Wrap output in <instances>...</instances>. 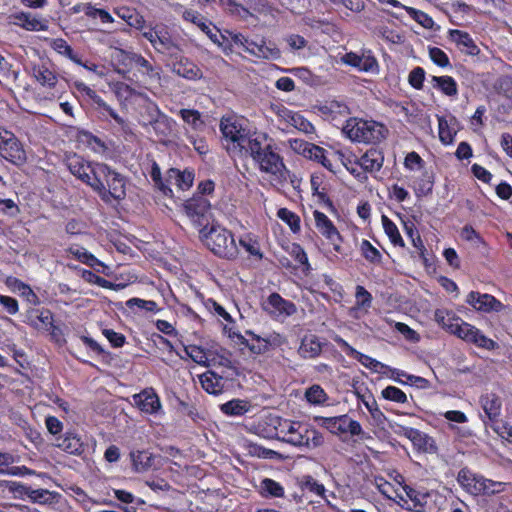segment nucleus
<instances>
[{"instance_id":"obj_10","label":"nucleus","mask_w":512,"mask_h":512,"mask_svg":"<svg viewBox=\"0 0 512 512\" xmlns=\"http://www.w3.org/2000/svg\"><path fill=\"white\" fill-rule=\"evenodd\" d=\"M344 64L355 67L360 71L375 73L378 71V62L370 51L357 54L354 52L346 53L341 57Z\"/></svg>"},{"instance_id":"obj_27","label":"nucleus","mask_w":512,"mask_h":512,"mask_svg":"<svg viewBox=\"0 0 512 512\" xmlns=\"http://www.w3.org/2000/svg\"><path fill=\"white\" fill-rule=\"evenodd\" d=\"M194 175L191 172H181L178 169L171 168L167 172L166 182L174 183L179 189L186 190L193 184Z\"/></svg>"},{"instance_id":"obj_13","label":"nucleus","mask_w":512,"mask_h":512,"mask_svg":"<svg viewBox=\"0 0 512 512\" xmlns=\"http://www.w3.org/2000/svg\"><path fill=\"white\" fill-rule=\"evenodd\" d=\"M153 47L157 52L167 54L175 59H178L181 51L178 44L174 42L165 27H159L157 29V35Z\"/></svg>"},{"instance_id":"obj_39","label":"nucleus","mask_w":512,"mask_h":512,"mask_svg":"<svg viewBox=\"0 0 512 512\" xmlns=\"http://www.w3.org/2000/svg\"><path fill=\"white\" fill-rule=\"evenodd\" d=\"M146 102L143 105V114L142 117L146 120L147 125H151L158 118H160L164 113L161 112L158 105L151 101L147 96L145 97Z\"/></svg>"},{"instance_id":"obj_52","label":"nucleus","mask_w":512,"mask_h":512,"mask_svg":"<svg viewBox=\"0 0 512 512\" xmlns=\"http://www.w3.org/2000/svg\"><path fill=\"white\" fill-rule=\"evenodd\" d=\"M301 145H304L302 154L305 157L316 160L318 162L320 161L321 158H323V154L325 153V150L323 148L311 143H302Z\"/></svg>"},{"instance_id":"obj_53","label":"nucleus","mask_w":512,"mask_h":512,"mask_svg":"<svg viewBox=\"0 0 512 512\" xmlns=\"http://www.w3.org/2000/svg\"><path fill=\"white\" fill-rule=\"evenodd\" d=\"M429 56L431 60L440 67H447L450 65L447 54L438 47L430 48Z\"/></svg>"},{"instance_id":"obj_47","label":"nucleus","mask_w":512,"mask_h":512,"mask_svg":"<svg viewBox=\"0 0 512 512\" xmlns=\"http://www.w3.org/2000/svg\"><path fill=\"white\" fill-rule=\"evenodd\" d=\"M408 13L417 23H419L424 28L429 29L433 27V19L425 12L417 10L415 8H409Z\"/></svg>"},{"instance_id":"obj_50","label":"nucleus","mask_w":512,"mask_h":512,"mask_svg":"<svg viewBox=\"0 0 512 512\" xmlns=\"http://www.w3.org/2000/svg\"><path fill=\"white\" fill-rule=\"evenodd\" d=\"M404 491L416 507H423L426 504L428 493H422L409 486H405Z\"/></svg>"},{"instance_id":"obj_46","label":"nucleus","mask_w":512,"mask_h":512,"mask_svg":"<svg viewBox=\"0 0 512 512\" xmlns=\"http://www.w3.org/2000/svg\"><path fill=\"white\" fill-rule=\"evenodd\" d=\"M504 486L505 484L502 482H494L488 479H481L479 493L482 492L487 495L500 493L504 490Z\"/></svg>"},{"instance_id":"obj_60","label":"nucleus","mask_w":512,"mask_h":512,"mask_svg":"<svg viewBox=\"0 0 512 512\" xmlns=\"http://www.w3.org/2000/svg\"><path fill=\"white\" fill-rule=\"evenodd\" d=\"M433 189V176L427 172L423 174V178L417 186V193L420 195H428Z\"/></svg>"},{"instance_id":"obj_42","label":"nucleus","mask_w":512,"mask_h":512,"mask_svg":"<svg viewBox=\"0 0 512 512\" xmlns=\"http://www.w3.org/2000/svg\"><path fill=\"white\" fill-rule=\"evenodd\" d=\"M277 216L284 222H286L293 232L300 230V218L288 210L287 208H280L277 212Z\"/></svg>"},{"instance_id":"obj_35","label":"nucleus","mask_w":512,"mask_h":512,"mask_svg":"<svg viewBox=\"0 0 512 512\" xmlns=\"http://www.w3.org/2000/svg\"><path fill=\"white\" fill-rule=\"evenodd\" d=\"M434 87L440 89L447 96H456L458 93L457 84L450 76H433Z\"/></svg>"},{"instance_id":"obj_61","label":"nucleus","mask_w":512,"mask_h":512,"mask_svg":"<svg viewBox=\"0 0 512 512\" xmlns=\"http://www.w3.org/2000/svg\"><path fill=\"white\" fill-rule=\"evenodd\" d=\"M0 304L10 315H14L19 311L18 301L13 297L0 294Z\"/></svg>"},{"instance_id":"obj_1","label":"nucleus","mask_w":512,"mask_h":512,"mask_svg":"<svg viewBox=\"0 0 512 512\" xmlns=\"http://www.w3.org/2000/svg\"><path fill=\"white\" fill-rule=\"evenodd\" d=\"M252 137L241 154L250 156L260 171L285 178L286 167L272 140L266 134L254 133Z\"/></svg>"},{"instance_id":"obj_43","label":"nucleus","mask_w":512,"mask_h":512,"mask_svg":"<svg viewBox=\"0 0 512 512\" xmlns=\"http://www.w3.org/2000/svg\"><path fill=\"white\" fill-rule=\"evenodd\" d=\"M27 497L35 503L46 504L51 503L54 499L53 493L47 489H30Z\"/></svg>"},{"instance_id":"obj_33","label":"nucleus","mask_w":512,"mask_h":512,"mask_svg":"<svg viewBox=\"0 0 512 512\" xmlns=\"http://www.w3.org/2000/svg\"><path fill=\"white\" fill-rule=\"evenodd\" d=\"M174 120L168 117L166 114H163L160 118H158L155 122L151 124L155 133L162 139L168 138L172 135L174 129Z\"/></svg>"},{"instance_id":"obj_58","label":"nucleus","mask_w":512,"mask_h":512,"mask_svg":"<svg viewBox=\"0 0 512 512\" xmlns=\"http://www.w3.org/2000/svg\"><path fill=\"white\" fill-rule=\"evenodd\" d=\"M180 115L182 117V119L192 125L194 128H197L198 125H200L202 122L200 120V112L197 111V110H193V109H181L180 110Z\"/></svg>"},{"instance_id":"obj_23","label":"nucleus","mask_w":512,"mask_h":512,"mask_svg":"<svg viewBox=\"0 0 512 512\" xmlns=\"http://www.w3.org/2000/svg\"><path fill=\"white\" fill-rule=\"evenodd\" d=\"M314 218L317 229L330 241L342 240L336 227L324 213L316 210L314 211Z\"/></svg>"},{"instance_id":"obj_20","label":"nucleus","mask_w":512,"mask_h":512,"mask_svg":"<svg viewBox=\"0 0 512 512\" xmlns=\"http://www.w3.org/2000/svg\"><path fill=\"white\" fill-rule=\"evenodd\" d=\"M384 162L383 153L375 148L369 149L359 160L360 166L367 172L379 171Z\"/></svg>"},{"instance_id":"obj_17","label":"nucleus","mask_w":512,"mask_h":512,"mask_svg":"<svg viewBox=\"0 0 512 512\" xmlns=\"http://www.w3.org/2000/svg\"><path fill=\"white\" fill-rule=\"evenodd\" d=\"M184 17L186 20H190L191 22L196 24L201 29V31H203L209 37V39L213 43L217 44L220 47H224V41L226 39L225 34L220 33L218 35V30L216 32H213L212 29L210 28V25L207 24L202 17H200L199 15H195V13L192 11H186L184 13Z\"/></svg>"},{"instance_id":"obj_12","label":"nucleus","mask_w":512,"mask_h":512,"mask_svg":"<svg viewBox=\"0 0 512 512\" xmlns=\"http://www.w3.org/2000/svg\"><path fill=\"white\" fill-rule=\"evenodd\" d=\"M466 302L476 310L482 312H498L501 311L503 308V304L500 301H498L494 296L490 294H481L475 291H471L468 294Z\"/></svg>"},{"instance_id":"obj_37","label":"nucleus","mask_w":512,"mask_h":512,"mask_svg":"<svg viewBox=\"0 0 512 512\" xmlns=\"http://www.w3.org/2000/svg\"><path fill=\"white\" fill-rule=\"evenodd\" d=\"M461 318L456 317L453 313L447 310H436L435 312V320L436 322L442 326L443 329L452 333L455 327V323H458Z\"/></svg>"},{"instance_id":"obj_8","label":"nucleus","mask_w":512,"mask_h":512,"mask_svg":"<svg viewBox=\"0 0 512 512\" xmlns=\"http://www.w3.org/2000/svg\"><path fill=\"white\" fill-rule=\"evenodd\" d=\"M397 427L398 430H395V432L408 438L418 451L430 454L437 452V446L434 439L426 433L402 425H397Z\"/></svg>"},{"instance_id":"obj_54","label":"nucleus","mask_w":512,"mask_h":512,"mask_svg":"<svg viewBox=\"0 0 512 512\" xmlns=\"http://www.w3.org/2000/svg\"><path fill=\"white\" fill-rule=\"evenodd\" d=\"M150 175L152 180L165 195L172 194V189L162 181L161 171L156 163L153 164Z\"/></svg>"},{"instance_id":"obj_31","label":"nucleus","mask_w":512,"mask_h":512,"mask_svg":"<svg viewBox=\"0 0 512 512\" xmlns=\"http://www.w3.org/2000/svg\"><path fill=\"white\" fill-rule=\"evenodd\" d=\"M32 75L41 85L54 87L57 83L56 75L45 65H34Z\"/></svg>"},{"instance_id":"obj_32","label":"nucleus","mask_w":512,"mask_h":512,"mask_svg":"<svg viewBox=\"0 0 512 512\" xmlns=\"http://www.w3.org/2000/svg\"><path fill=\"white\" fill-rule=\"evenodd\" d=\"M457 481L468 492L473 494L479 493L481 480L476 479L475 475L472 474L468 469L463 468L458 472Z\"/></svg>"},{"instance_id":"obj_22","label":"nucleus","mask_w":512,"mask_h":512,"mask_svg":"<svg viewBox=\"0 0 512 512\" xmlns=\"http://www.w3.org/2000/svg\"><path fill=\"white\" fill-rule=\"evenodd\" d=\"M210 202L204 196H194L185 203V210L190 217L204 218L210 210Z\"/></svg>"},{"instance_id":"obj_24","label":"nucleus","mask_w":512,"mask_h":512,"mask_svg":"<svg viewBox=\"0 0 512 512\" xmlns=\"http://www.w3.org/2000/svg\"><path fill=\"white\" fill-rule=\"evenodd\" d=\"M451 39L468 55H477L479 48L467 32L461 30H450Z\"/></svg>"},{"instance_id":"obj_38","label":"nucleus","mask_w":512,"mask_h":512,"mask_svg":"<svg viewBox=\"0 0 512 512\" xmlns=\"http://www.w3.org/2000/svg\"><path fill=\"white\" fill-rule=\"evenodd\" d=\"M383 228L389 239L394 245L403 247L404 241L399 233L397 226L386 215L382 216Z\"/></svg>"},{"instance_id":"obj_11","label":"nucleus","mask_w":512,"mask_h":512,"mask_svg":"<svg viewBox=\"0 0 512 512\" xmlns=\"http://www.w3.org/2000/svg\"><path fill=\"white\" fill-rule=\"evenodd\" d=\"M264 309L274 317H288L296 312L293 302L282 298L278 293H272L264 306Z\"/></svg>"},{"instance_id":"obj_57","label":"nucleus","mask_w":512,"mask_h":512,"mask_svg":"<svg viewBox=\"0 0 512 512\" xmlns=\"http://www.w3.org/2000/svg\"><path fill=\"white\" fill-rule=\"evenodd\" d=\"M425 79V71L421 67H415L409 74V84L415 89H421L423 87V81Z\"/></svg>"},{"instance_id":"obj_18","label":"nucleus","mask_w":512,"mask_h":512,"mask_svg":"<svg viewBox=\"0 0 512 512\" xmlns=\"http://www.w3.org/2000/svg\"><path fill=\"white\" fill-rule=\"evenodd\" d=\"M56 446L72 455H81L84 451L81 438L72 432H66L63 437H58Z\"/></svg>"},{"instance_id":"obj_48","label":"nucleus","mask_w":512,"mask_h":512,"mask_svg":"<svg viewBox=\"0 0 512 512\" xmlns=\"http://www.w3.org/2000/svg\"><path fill=\"white\" fill-rule=\"evenodd\" d=\"M290 255L294 258V260L303 266L304 271H308L310 268V265L308 263V258L303 250V248L298 244H292L290 249Z\"/></svg>"},{"instance_id":"obj_59","label":"nucleus","mask_w":512,"mask_h":512,"mask_svg":"<svg viewBox=\"0 0 512 512\" xmlns=\"http://www.w3.org/2000/svg\"><path fill=\"white\" fill-rule=\"evenodd\" d=\"M356 302L360 307H370L372 302V295L363 286L356 287Z\"/></svg>"},{"instance_id":"obj_4","label":"nucleus","mask_w":512,"mask_h":512,"mask_svg":"<svg viewBox=\"0 0 512 512\" xmlns=\"http://www.w3.org/2000/svg\"><path fill=\"white\" fill-rule=\"evenodd\" d=\"M200 237L205 246L219 257L233 259L238 255L233 234L218 224L204 225Z\"/></svg>"},{"instance_id":"obj_7","label":"nucleus","mask_w":512,"mask_h":512,"mask_svg":"<svg viewBox=\"0 0 512 512\" xmlns=\"http://www.w3.org/2000/svg\"><path fill=\"white\" fill-rule=\"evenodd\" d=\"M4 134L0 132V155L15 165L24 164L27 158L21 143L13 134L7 131Z\"/></svg>"},{"instance_id":"obj_40","label":"nucleus","mask_w":512,"mask_h":512,"mask_svg":"<svg viewBox=\"0 0 512 512\" xmlns=\"http://www.w3.org/2000/svg\"><path fill=\"white\" fill-rule=\"evenodd\" d=\"M261 493L268 497H282L284 494L283 487L276 481L265 478L260 485Z\"/></svg>"},{"instance_id":"obj_16","label":"nucleus","mask_w":512,"mask_h":512,"mask_svg":"<svg viewBox=\"0 0 512 512\" xmlns=\"http://www.w3.org/2000/svg\"><path fill=\"white\" fill-rule=\"evenodd\" d=\"M202 388L209 394H221L227 381L214 371H207L199 377Z\"/></svg>"},{"instance_id":"obj_26","label":"nucleus","mask_w":512,"mask_h":512,"mask_svg":"<svg viewBox=\"0 0 512 512\" xmlns=\"http://www.w3.org/2000/svg\"><path fill=\"white\" fill-rule=\"evenodd\" d=\"M173 72L187 79H196L200 77V69L190 62L187 58L178 57L173 63Z\"/></svg>"},{"instance_id":"obj_14","label":"nucleus","mask_w":512,"mask_h":512,"mask_svg":"<svg viewBox=\"0 0 512 512\" xmlns=\"http://www.w3.org/2000/svg\"><path fill=\"white\" fill-rule=\"evenodd\" d=\"M133 399L141 411L149 414L156 413L161 408L159 397L152 388L134 395Z\"/></svg>"},{"instance_id":"obj_55","label":"nucleus","mask_w":512,"mask_h":512,"mask_svg":"<svg viewBox=\"0 0 512 512\" xmlns=\"http://www.w3.org/2000/svg\"><path fill=\"white\" fill-rule=\"evenodd\" d=\"M126 306L128 308H133L137 306L140 309H144L149 312H154L157 310V304L151 300H144L140 298H131L126 302Z\"/></svg>"},{"instance_id":"obj_51","label":"nucleus","mask_w":512,"mask_h":512,"mask_svg":"<svg viewBox=\"0 0 512 512\" xmlns=\"http://www.w3.org/2000/svg\"><path fill=\"white\" fill-rule=\"evenodd\" d=\"M439 127V138L443 144H450L453 142V133L448 126V122L445 118H438Z\"/></svg>"},{"instance_id":"obj_41","label":"nucleus","mask_w":512,"mask_h":512,"mask_svg":"<svg viewBox=\"0 0 512 512\" xmlns=\"http://www.w3.org/2000/svg\"><path fill=\"white\" fill-rule=\"evenodd\" d=\"M360 249L362 256L367 261L373 264H379L381 262L382 256L380 252L368 240L362 241Z\"/></svg>"},{"instance_id":"obj_62","label":"nucleus","mask_w":512,"mask_h":512,"mask_svg":"<svg viewBox=\"0 0 512 512\" xmlns=\"http://www.w3.org/2000/svg\"><path fill=\"white\" fill-rule=\"evenodd\" d=\"M103 333L114 347H122L124 345L125 336L123 334L117 333L111 329H105Z\"/></svg>"},{"instance_id":"obj_19","label":"nucleus","mask_w":512,"mask_h":512,"mask_svg":"<svg viewBox=\"0 0 512 512\" xmlns=\"http://www.w3.org/2000/svg\"><path fill=\"white\" fill-rule=\"evenodd\" d=\"M27 322L36 329L48 330L52 326L53 315L48 309H31L27 313Z\"/></svg>"},{"instance_id":"obj_29","label":"nucleus","mask_w":512,"mask_h":512,"mask_svg":"<svg viewBox=\"0 0 512 512\" xmlns=\"http://www.w3.org/2000/svg\"><path fill=\"white\" fill-rule=\"evenodd\" d=\"M480 402L489 420H496L501 411L500 398L496 394L491 393L482 396Z\"/></svg>"},{"instance_id":"obj_44","label":"nucleus","mask_w":512,"mask_h":512,"mask_svg":"<svg viewBox=\"0 0 512 512\" xmlns=\"http://www.w3.org/2000/svg\"><path fill=\"white\" fill-rule=\"evenodd\" d=\"M305 397L312 404H322L327 400L325 391L319 385H312L308 388Z\"/></svg>"},{"instance_id":"obj_15","label":"nucleus","mask_w":512,"mask_h":512,"mask_svg":"<svg viewBox=\"0 0 512 512\" xmlns=\"http://www.w3.org/2000/svg\"><path fill=\"white\" fill-rule=\"evenodd\" d=\"M246 52L258 57L267 60H277L281 56L280 50L276 47L275 44L266 43L265 41H261V43H256L251 41L246 46Z\"/></svg>"},{"instance_id":"obj_3","label":"nucleus","mask_w":512,"mask_h":512,"mask_svg":"<svg viewBox=\"0 0 512 512\" xmlns=\"http://www.w3.org/2000/svg\"><path fill=\"white\" fill-rule=\"evenodd\" d=\"M275 438L295 447L314 449L324 443L323 435L314 428L300 422L284 420L275 427Z\"/></svg>"},{"instance_id":"obj_21","label":"nucleus","mask_w":512,"mask_h":512,"mask_svg":"<svg viewBox=\"0 0 512 512\" xmlns=\"http://www.w3.org/2000/svg\"><path fill=\"white\" fill-rule=\"evenodd\" d=\"M322 352V343L315 335H306L298 348V354L302 358H315Z\"/></svg>"},{"instance_id":"obj_45","label":"nucleus","mask_w":512,"mask_h":512,"mask_svg":"<svg viewBox=\"0 0 512 512\" xmlns=\"http://www.w3.org/2000/svg\"><path fill=\"white\" fill-rule=\"evenodd\" d=\"M382 396L386 400L396 403H405L407 401L406 394L395 386H388L382 391Z\"/></svg>"},{"instance_id":"obj_9","label":"nucleus","mask_w":512,"mask_h":512,"mask_svg":"<svg viewBox=\"0 0 512 512\" xmlns=\"http://www.w3.org/2000/svg\"><path fill=\"white\" fill-rule=\"evenodd\" d=\"M66 164L71 174L91 187L95 178L96 166L93 168L90 163L78 155L68 157Z\"/></svg>"},{"instance_id":"obj_34","label":"nucleus","mask_w":512,"mask_h":512,"mask_svg":"<svg viewBox=\"0 0 512 512\" xmlns=\"http://www.w3.org/2000/svg\"><path fill=\"white\" fill-rule=\"evenodd\" d=\"M221 411L230 416H241L249 410L248 402L240 399H233L221 405Z\"/></svg>"},{"instance_id":"obj_5","label":"nucleus","mask_w":512,"mask_h":512,"mask_svg":"<svg viewBox=\"0 0 512 512\" xmlns=\"http://www.w3.org/2000/svg\"><path fill=\"white\" fill-rule=\"evenodd\" d=\"M342 131L352 141L367 144L381 142L388 133L387 128L381 123L357 118L347 120Z\"/></svg>"},{"instance_id":"obj_64","label":"nucleus","mask_w":512,"mask_h":512,"mask_svg":"<svg viewBox=\"0 0 512 512\" xmlns=\"http://www.w3.org/2000/svg\"><path fill=\"white\" fill-rule=\"evenodd\" d=\"M45 424L47 430L53 435L59 434L63 429L62 422L57 417L54 416H48L45 419Z\"/></svg>"},{"instance_id":"obj_36","label":"nucleus","mask_w":512,"mask_h":512,"mask_svg":"<svg viewBox=\"0 0 512 512\" xmlns=\"http://www.w3.org/2000/svg\"><path fill=\"white\" fill-rule=\"evenodd\" d=\"M321 425L333 434L346 433L347 415L321 418Z\"/></svg>"},{"instance_id":"obj_2","label":"nucleus","mask_w":512,"mask_h":512,"mask_svg":"<svg viewBox=\"0 0 512 512\" xmlns=\"http://www.w3.org/2000/svg\"><path fill=\"white\" fill-rule=\"evenodd\" d=\"M126 178L107 164H96L95 178L91 188L106 202L121 201L126 197Z\"/></svg>"},{"instance_id":"obj_30","label":"nucleus","mask_w":512,"mask_h":512,"mask_svg":"<svg viewBox=\"0 0 512 512\" xmlns=\"http://www.w3.org/2000/svg\"><path fill=\"white\" fill-rule=\"evenodd\" d=\"M319 111L332 119L338 115L347 116L350 113L348 106L337 100L327 101L325 104L319 106Z\"/></svg>"},{"instance_id":"obj_49","label":"nucleus","mask_w":512,"mask_h":512,"mask_svg":"<svg viewBox=\"0 0 512 512\" xmlns=\"http://www.w3.org/2000/svg\"><path fill=\"white\" fill-rule=\"evenodd\" d=\"M290 125L306 134L314 132V126L298 113H295L294 117L290 119Z\"/></svg>"},{"instance_id":"obj_63","label":"nucleus","mask_w":512,"mask_h":512,"mask_svg":"<svg viewBox=\"0 0 512 512\" xmlns=\"http://www.w3.org/2000/svg\"><path fill=\"white\" fill-rule=\"evenodd\" d=\"M52 47L60 54L65 55L66 57H71L73 49L72 47L61 38L55 39L53 41Z\"/></svg>"},{"instance_id":"obj_28","label":"nucleus","mask_w":512,"mask_h":512,"mask_svg":"<svg viewBox=\"0 0 512 512\" xmlns=\"http://www.w3.org/2000/svg\"><path fill=\"white\" fill-rule=\"evenodd\" d=\"M469 332L467 333L464 341L468 343H473L478 347L485 348L487 350H494L497 348V343L492 339L486 337L484 334L480 332L479 329L472 326L470 328H466Z\"/></svg>"},{"instance_id":"obj_25","label":"nucleus","mask_w":512,"mask_h":512,"mask_svg":"<svg viewBox=\"0 0 512 512\" xmlns=\"http://www.w3.org/2000/svg\"><path fill=\"white\" fill-rule=\"evenodd\" d=\"M133 469L140 473L149 470L153 466L154 457L147 450H137L130 452Z\"/></svg>"},{"instance_id":"obj_56","label":"nucleus","mask_w":512,"mask_h":512,"mask_svg":"<svg viewBox=\"0 0 512 512\" xmlns=\"http://www.w3.org/2000/svg\"><path fill=\"white\" fill-rule=\"evenodd\" d=\"M185 351L187 355L198 364H205L207 361V356L204 350L196 345H189L185 347Z\"/></svg>"},{"instance_id":"obj_6","label":"nucleus","mask_w":512,"mask_h":512,"mask_svg":"<svg viewBox=\"0 0 512 512\" xmlns=\"http://www.w3.org/2000/svg\"><path fill=\"white\" fill-rule=\"evenodd\" d=\"M220 129L226 141H230L227 150L232 153H242L243 149L253 137L249 135L244 128L230 118L222 119Z\"/></svg>"}]
</instances>
